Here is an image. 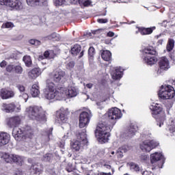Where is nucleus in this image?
I'll list each match as a JSON object with an SVG mask.
<instances>
[{
    "mask_svg": "<svg viewBox=\"0 0 175 175\" xmlns=\"http://www.w3.org/2000/svg\"><path fill=\"white\" fill-rule=\"evenodd\" d=\"M113 129V126L108 125L106 122L100 121L95 131V135L98 139L99 143H107L109 137H110V131Z\"/></svg>",
    "mask_w": 175,
    "mask_h": 175,
    "instance_id": "nucleus-1",
    "label": "nucleus"
},
{
    "mask_svg": "<svg viewBox=\"0 0 175 175\" xmlns=\"http://www.w3.org/2000/svg\"><path fill=\"white\" fill-rule=\"evenodd\" d=\"M43 96L45 99H48V100H51V99L61 100L62 94L57 91V89H55V84L48 79L46 81V88L44 90Z\"/></svg>",
    "mask_w": 175,
    "mask_h": 175,
    "instance_id": "nucleus-2",
    "label": "nucleus"
},
{
    "mask_svg": "<svg viewBox=\"0 0 175 175\" xmlns=\"http://www.w3.org/2000/svg\"><path fill=\"white\" fill-rule=\"evenodd\" d=\"M26 111L31 120H36V121H44L46 120V115L42 107H29L26 109Z\"/></svg>",
    "mask_w": 175,
    "mask_h": 175,
    "instance_id": "nucleus-3",
    "label": "nucleus"
},
{
    "mask_svg": "<svg viewBox=\"0 0 175 175\" xmlns=\"http://www.w3.org/2000/svg\"><path fill=\"white\" fill-rule=\"evenodd\" d=\"M157 51L154 48L150 46L143 50V62L146 65H155L158 62V59L155 57Z\"/></svg>",
    "mask_w": 175,
    "mask_h": 175,
    "instance_id": "nucleus-4",
    "label": "nucleus"
},
{
    "mask_svg": "<svg viewBox=\"0 0 175 175\" xmlns=\"http://www.w3.org/2000/svg\"><path fill=\"white\" fill-rule=\"evenodd\" d=\"M86 132L87 131L83 129L82 130V132L79 133L77 135V140L71 144V148L72 150H75V151H80L81 147H83V146H85V144L88 143Z\"/></svg>",
    "mask_w": 175,
    "mask_h": 175,
    "instance_id": "nucleus-5",
    "label": "nucleus"
},
{
    "mask_svg": "<svg viewBox=\"0 0 175 175\" xmlns=\"http://www.w3.org/2000/svg\"><path fill=\"white\" fill-rule=\"evenodd\" d=\"M158 95L161 99H172L174 98V90L170 85H162Z\"/></svg>",
    "mask_w": 175,
    "mask_h": 175,
    "instance_id": "nucleus-6",
    "label": "nucleus"
},
{
    "mask_svg": "<svg viewBox=\"0 0 175 175\" xmlns=\"http://www.w3.org/2000/svg\"><path fill=\"white\" fill-rule=\"evenodd\" d=\"M150 161L152 165L154 163H157V166L152 167V170L157 168H162L163 163H165V157L161 153H158L157 152L150 154Z\"/></svg>",
    "mask_w": 175,
    "mask_h": 175,
    "instance_id": "nucleus-7",
    "label": "nucleus"
},
{
    "mask_svg": "<svg viewBox=\"0 0 175 175\" xmlns=\"http://www.w3.org/2000/svg\"><path fill=\"white\" fill-rule=\"evenodd\" d=\"M158 146H159V143L158 142L147 139L143 141L142 143L140 144V148L145 152H150L151 150L155 148V147H158Z\"/></svg>",
    "mask_w": 175,
    "mask_h": 175,
    "instance_id": "nucleus-8",
    "label": "nucleus"
},
{
    "mask_svg": "<svg viewBox=\"0 0 175 175\" xmlns=\"http://www.w3.org/2000/svg\"><path fill=\"white\" fill-rule=\"evenodd\" d=\"M0 5L9 6L15 10H21L23 9V3L20 0H0Z\"/></svg>",
    "mask_w": 175,
    "mask_h": 175,
    "instance_id": "nucleus-9",
    "label": "nucleus"
},
{
    "mask_svg": "<svg viewBox=\"0 0 175 175\" xmlns=\"http://www.w3.org/2000/svg\"><path fill=\"white\" fill-rule=\"evenodd\" d=\"M170 68V63L166 57H162L159 62V68L157 70L158 75H162L165 70Z\"/></svg>",
    "mask_w": 175,
    "mask_h": 175,
    "instance_id": "nucleus-10",
    "label": "nucleus"
},
{
    "mask_svg": "<svg viewBox=\"0 0 175 175\" xmlns=\"http://www.w3.org/2000/svg\"><path fill=\"white\" fill-rule=\"evenodd\" d=\"M91 117H92V113L90 110L81 112L79 116V128H84L89 124Z\"/></svg>",
    "mask_w": 175,
    "mask_h": 175,
    "instance_id": "nucleus-11",
    "label": "nucleus"
},
{
    "mask_svg": "<svg viewBox=\"0 0 175 175\" xmlns=\"http://www.w3.org/2000/svg\"><path fill=\"white\" fill-rule=\"evenodd\" d=\"M107 116L109 120H111V122H114L116 120H120L122 117V113H121V110L117 107L112 108L109 110Z\"/></svg>",
    "mask_w": 175,
    "mask_h": 175,
    "instance_id": "nucleus-12",
    "label": "nucleus"
},
{
    "mask_svg": "<svg viewBox=\"0 0 175 175\" xmlns=\"http://www.w3.org/2000/svg\"><path fill=\"white\" fill-rule=\"evenodd\" d=\"M50 76L55 83H64L66 73L62 70H57L52 72Z\"/></svg>",
    "mask_w": 175,
    "mask_h": 175,
    "instance_id": "nucleus-13",
    "label": "nucleus"
},
{
    "mask_svg": "<svg viewBox=\"0 0 175 175\" xmlns=\"http://www.w3.org/2000/svg\"><path fill=\"white\" fill-rule=\"evenodd\" d=\"M3 158L7 163H10V162H14L17 163V165H21L23 162V159L21 157L16 154H9L8 153H5L3 155Z\"/></svg>",
    "mask_w": 175,
    "mask_h": 175,
    "instance_id": "nucleus-14",
    "label": "nucleus"
},
{
    "mask_svg": "<svg viewBox=\"0 0 175 175\" xmlns=\"http://www.w3.org/2000/svg\"><path fill=\"white\" fill-rule=\"evenodd\" d=\"M3 110L5 111V113H18L21 108L16 107V104L14 103H3L2 105Z\"/></svg>",
    "mask_w": 175,
    "mask_h": 175,
    "instance_id": "nucleus-15",
    "label": "nucleus"
},
{
    "mask_svg": "<svg viewBox=\"0 0 175 175\" xmlns=\"http://www.w3.org/2000/svg\"><path fill=\"white\" fill-rule=\"evenodd\" d=\"M65 94L67 98H75V96H77L79 94V89L76 88L75 83H70L68 90H66Z\"/></svg>",
    "mask_w": 175,
    "mask_h": 175,
    "instance_id": "nucleus-16",
    "label": "nucleus"
},
{
    "mask_svg": "<svg viewBox=\"0 0 175 175\" xmlns=\"http://www.w3.org/2000/svg\"><path fill=\"white\" fill-rule=\"evenodd\" d=\"M136 132H137V126L133 124H131L130 126L126 129L124 133V137H132L136 135Z\"/></svg>",
    "mask_w": 175,
    "mask_h": 175,
    "instance_id": "nucleus-17",
    "label": "nucleus"
},
{
    "mask_svg": "<svg viewBox=\"0 0 175 175\" xmlns=\"http://www.w3.org/2000/svg\"><path fill=\"white\" fill-rule=\"evenodd\" d=\"M10 142V135L8 133L0 132V147L6 146Z\"/></svg>",
    "mask_w": 175,
    "mask_h": 175,
    "instance_id": "nucleus-18",
    "label": "nucleus"
},
{
    "mask_svg": "<svg viewBox=\"0 0 175 175\" xmlns=\"http://www.w3.org/2000/svg\"><path fill=\"white\" fill-rule=\"evenodd\" d=\"M71 54L76 57V55H79V58H81L83 55H84V51H81V46L80 44H75L73 47L71 48Z\"/></svg>",
    "mask_w": 175,
    "mask_h": 175,
    "instance_id": "nucleus-19",
    "label": "nucleus"
},
{
    "mask_svg": "<svg viewBox=\"0 0 175 175\" xmlns=\"http://www.w3.org/2000/svg\"><path fill=\"white\" fill-rule=\"evenodd\" d=\"M0 96L2 99H10V98L14 97V92L8 89H1L0 91Z\"/></svg>",
    "mask_w": 175,
    "mask_h": 175,
    "instance_id": "nucleus-20",
    "label": "nucleus"
},
{
    "mask_svg": "<svg viewBox=\"0 0 175 175\" xmlns=\"http://www.w3.org/2000/svg\"><path fill=\"white\" fill-rule=\"evenodd\" d=\"M12 136L16 140H21L24 137L23 129L18 127H14L12 130Z\"/></svg>",
    "mask_w": 175,
    "mask_h": 175,
    "instance_id": "nucleus-21",
    "label": "nucleus"
},
{
    "mask_svg": "<svg viewBox=\"0 0 175 175\" xmlns=\"http://www.w3.org/2000/svg\"><path fill=\"white\" fill-rule=\"evenodd\" d=\"M150 109L152 110V114L154 118L159 117V114L162 113V107L157 106V104L151 105Z\"/></svg>",
    "mask_w": 175,
    "mask_h": 175,
    "instance_id": "nucleus-22",
    "label": "nucleus"
},
{
    "mask_svg": "<svg viewBox=\"0 0 175 175\" xmlns=\"http://www.w3.org/2000/svg\"><path fill=\"white\" fill-rule=\"evenodd\" d=\"M21 122V117L14 116L9 120L8 125H10V126L11 127H13V126L16 127L17 125H20Z\"/></svg>",
    "mask_w": 175,
    "mask_h": 175,
    "instance_id": "nucleus-23",
    "label": "nucleus"
},
{
    "mask_svg": "<svg viewBox=\"0 0 175 175\" xmlns=\"http://www.w3.org/2000/svg\"><path fill=\"white\" fill-rule=\"evenodd\" d=\"M42 173V167L40 164H32L30 167V174H40Z\"/></svg>",
    "mask_w": 175,
    "mask_h": 175,
    "instance_id": "nucleus-24",
    "label": "nucleus"
},
{
    "mask_svg": "<svg viewBox=\"0 0 175 175\" xmlns=\"http://www.w3.org/2000/svg\"><path fill=\"white\" fill-rule=\"evenodd\" d=\"M40 75H42L40 68H34L28 72V77L29 79H36V77H39Z\"/></svg>",
    "mask_w": 175,
    "mask_h": 175,
    "instance_id": "nucleus-25",
    "label": "nucleus"
},
{
    "mask_svg": "<svg viewBox=\"0 0 175 175\" xmlns=\"http://www.w3.org/2000/svg\"><path fill=\"white\" fill-rule=\"evenodd\" d=\"M67 114L68 112H65L63 111L59 112V114L57 115V121L59 124H62L68 121V118H66Z\"/></svg>",
    "mask_w": 175,
    "mask_h": 175,
    "instance_id": "nucleus-26",
    "label": "nucleus"
},
{
    "mask_svg": "<svg viewBox=\"0 0 175 175\" xmlns=\"http://www.w3.org/2000/svg\"><path fill=\"white\" fill-rule=\"evenodd\" d=\"M155 29V27H141L139 28V32L141 33V35H150V33Z\"/></svg>",
    "mask_w": 175,
    "mask_h": 175,
    "instance_id": "nucleus-27",
    "label": "nucleus"
},
{
    "mask_svg": "<svg viewBox=\"0 0 175 175\" xmlns=\"http://www.w3.org/2000/svg\"><path fill=\"white\" fill-rule=\"evenodd\" d=\"M30 92L33 98H37V96H39V94H40V91L39 90V86L36 84H33L31 86Z\"/></svg>",
    "mask_w": 175,
    "mask_h": 175,
    "instance_id": "nucleus-28",
    "label": "nucleus"
},
{
    "mask_svg": "<svg viewBox=\"0 0 175 175\" xmlns=\"http://www.w3.org/2000/svg\"><path fill=\"white\" fill-rule=\"evenodd\" d=\"M22 131H23V136H25V137H29V138L32 137V135H33V131H32V129L31 128V126H27Z\"/></svg>",
    "mask_w": 175,
    "mask_h": 175,
    "instance_id": "nucleus-29",
    "label": "nucleus"
},
{
    "mask_svg": "<svg viewBox=\"0 0 175 175\" xmlns=\"http://www.w3.org/2000/svg\"><path fill=\"white\" fill-rule=\"evenodd\" d=\"M112 79L113 80H120L121 77H122V72L121 69L116 68L112 73H111Z\"/></svg>",
    "mask_w": 175,
    "mask_h": 175,
    "instance_id": "nucleus-30",
    "label": "nucleus"
},
{
    "mask_svg": "<svg viewBox=\"0 0 175 175\" xmlns=\"http://www.w3.org/2000/svg\"><path fill=\"white\" fill-rule=\"evenodd\" d=\"M101 57L104 61H111V52L110 51H103L101 52Z\"/></svg>",
    "mask_w": 175,
    "mask_h": 175,
    "instance_id": "nucleus-31",
    "label": "nucleus"
},
{
    "mask_svg": "<svg viewBox=\"0 0 175 175\" xmlns=\"http://www.w3.org/2000/svg\"><path fill=\"white\" fill-rule=\"evenodd\" d=\"M45 39H46L47 40H51L53 39L54 40H59L61 39V37L59 36V34L54 32L52 34L45 37Z\"/></svg>",
    "mask_w": 175,
    "mask_h": 175,
    "instance_id": "nucleus-32",
    "label": "nucleus"
},
{
    "mask_svg": "<svg viewBox=\"0 0 175 175\" xmlns=\"http://www.w3.org/2000/svg\"><path fill=\"white\" fill-rule=\"evenodd\" d=\"M44 57L48 59H53L55 53H54V51H46L44 53Z\"/></svg>",
    "mask_w": 175,
    "mask_h": 175,
    "instance_id": "nucleus-33",
    "label": "nucleus"
},
{
    "mask_svg": "<svg viewBox=\"0 0 175 175\" xmlns=\"http://www.w3.org/2000/svg\"><path fill=\"white\" fill-rule=\"evenodd\" d=\"M174 47V40L173 39H170L168 40V42L167 44V46H166V50L167 51H172V50H173Z\"/></svg>",
    "mask_w": 175,
    "mask_h": 175,
    "instance_id": "nucleus-34",
    "label": "nucleus"
},
{
    "mask_svg": "<svg viewBox=\"0 0 175 175\" xmlns=\"http://www.w3.org/2000/svg\"><path fill=\"white\" fill-rule=\"evenodd\" d=\"M42 0H26V2L29 6H37L40 5Z\"/></svg>",
    "mask_w": 175,
    "mask_h": 175,
    "instance_id": "nucleus-35",
    "label": "nucleus"
},
{
    "mask_svg": "<svg viewBox=\"0 0 175 175\" xmlns=\"http://www.w3.org/2000/svg\"><path fill=\"white\" fill-rule=\"evenodd\" d=\"M129 166H130V169L133 170V172H140V167L135 163H130Z\"/></svg>",
    "mask_w": 175,
    "mask_h": 175,
    "instance_id": "nucleus-36",
    "label": "nucleus"
},
{
    "mask_svg": "<svg viewBox=\"0 0 175 175\" xmlns=\"http://www.w3.org/2000/svg\"><path fill=\"white\" fill-rule=\"evenodd\" d=\"M23 62H25L26 66H31L32 65V60L31 59V57L26 55L23 57Z\"/></svg>",
    "mask_w": 175,
    "mask_h": 175,
    "instance_id": "nucleus-37",
    "label": "nucleus"
},
{
    "mask_svg": "<svg viewBox=\"0 0 175 175\" xmlns=\"http://www.w3.org/2000/svg\"><path fill=\"white\" fill-rule=\"evenodd\" d=\"M79 2V3H81L84 6H88L90 5L91 2L90 0H71V2Z\"/></svg>",
    "mask_w": 175,
    "mask_h": 175,
    "instance_id": "nucleus-38",
    "label": "nucleus"
},
{
    "mask_svg": "<svg viewBox=\"0 0 175 175\" xmlns=\"http://www.w3.org/2000/svg\"><path fill=\"white\" fill-rule=\"evenodd\" d=\"M131 147L127 145H124L122 147L119 148V151H120V152H128V151H129V150H131Z\"/></svg>",
    "mask_w": 175,
    "mask_h": 175,
    "instance_id": "nucleus-39",
    "label": "nucleus"
},
{
    "mask_svg": "<svg viewBox=\"0 0 175 175\" xmlns=\"http://www.w3.org/2000/svg\"><path fill=\"white\" fill-rule=\"evenodd\" d=\"M23 67L21 66H15L14 68V71L16 75H22L23 74Z\"/></svg>",
    "mask_w": 175,
    "mask_h": 175,
    "instance_id": "nucleus-40",
    "label": "nucleus"
},
{
    "mask_svg": "<svg viewBox=\"0 0 175 175\" xmlns=\"http://www.w3.org/2000/svg\"><path fill=\"white\" fill-rule=\"evenodd\" d=\"M53 1L56 6H62V5L68 2V0H53Z\"/></svg>",
    "mask_w": 175,
    "mask_h": 175,
    "instance_id": "nucleus-41",
    "label": "nucleus"
},
{
    "mask_svg": "<svg viewBox=\"0 0 175 175\" xmlns=\"http://www.w3.org/2000/svg\"><path fill=\"white\" fill-rule=\"evenodd\" d=\"M51 159H53V154H51V153H47L44 155L43 161H44L45 162H50Z\"/></svg>",
    "mask_w": 175,
    "mask_h": 175,
    "instance_id": "nucleus-42",
    "label": "nucleus"
},
{
    "mask_svg": "<svg viewBox=\"0 0 175 175\" xmlns=\"http://www.w3.org/2000/svg\"><path fill=\"white\" fill-rule=\"evenodd\" d=\"M88 55L90 57H94L95 55V49L92 46L90 47L88 49Z\"/></svg>",
    "mask_w": 175,
    "mask_h": 175,
    "instance_id": "nucleus-43",
    "label": "nucleus"
},
{
    "mask_svg": "<svg viewBox=\"0 0 175 175\" xmlns=\"http://www.w3.org/2000/svg\"><path fill=\"white\" fill-rule=\"evenodd\" d=\"M30 44H33V46H40V41L38 40H30L29 41Z\"/></svg>",
    "mask_w": 175,
    "mask_h": 175,
    "instance_id": "nucleus-44",
    "label": "nucleus"
},
{
    "mask_svg": "<svg viewBox=\"0 0 175 175\" xmlns=\"http://www.w3.org/2000/svg\"><path fill=\"white\" fill-rule=\"evenodd\" d=\"M165 116L162 117L161 118L157 119V125L161 128L162 125H163V121H165Z\"/></svg>",
    "mask_w": 175,
    "mask_h": 175,
    "instance_id": "nucleus-45",
    "label": "nucleus"
},
{
    "mask_svg": "<svg viewBox=\"0 0 175 175\" xmlns=\"http://www.w3.org/2000/svg\"><path fill=\"white\" fill-rule=\"evenodd\" d=\"M3 28H13V23L12 22H7L6 23L3 24Z\"/></svg>",
    "mask_w": 175,
    "mask_h": 175,
    "instance_id": "nucleus-46",
    "label": "nucleus"
},
{
    "mask_svg": "<svg viewBox=\"0 0 175 175\" xmlns=\"http://www.w3.org/2000/svg\"><path fill=\"white\" fill-rule=\"evenodd\" d=\"M14 66H15L12 65V64L7 66V67H6L7 72L12 73V72H13V70H14Z\"/></svg>",
    "mask_w": 175,
    "mask_h": 175,
    "instance_id": "nucleus-47",
    "label": "nucleus"
},
{
    "mask_svg": "<svg viewBox=\"0 0 175 175\" xmlns=\"http://www.w3.org/2000/svg\"><path fill=\"white\" fill-rule=\"evenodd\" d=\"M74 170L75 167H73V165L72 163H68V166L66 167L67 172L70 173V172H73Z\"/></svg>",
    "mask_w": 175,
    "mask_h": 175,
    "instance_id": "nucleus-48",
    "label": "nucleus"
},
{
    "mask_svg": "<svg viewBox=\"0 0 175 175\" xmlns=\"http://www.w3.org/2000/svg\"><path fill=\"white\" fill-rule=\"evenodd\" d=\"M72 68H75V62L71 61L66 64L67 69H72Z\"/></svg>",
    "mask_w": 175,
    "mask_h": 175,
    "instance_id": "nucleus-49",
    "label": "nucleus"
},
{
    "mask_svg": "<svg viewBox=\"0 0 175 175\" xmlns=\"http://www.w3.org/2000/svg\"><path fill=\"white\" fill-rule=\"evenodd\" d=\"M148 155L145 154H143L140 156V159L142 162H146V161H148Z\"/></svg>",
    "mask_w": 175,
    "mask_h": 175,
    "instance_id": "nucleus-50",
    "label": "nucleus"
},
{
    "mask_svg": "<svg viewBox=\"0 0 175 175\" xmlns=\"http://www.w3.org/2000/svg\"><path fill=\"white\" fill-rule=\"evenodd\" d=\"M20 96H21L22 98H23V99H25V102H27L28 100V98H29V96H28V94L27 93H21L20 94Z\"/></svg>",
    "mask_w": 175,
    "mask_h": 175,
    "instance_id": "nucleus-51",
    "label": "nucleus"
},
{
    "mask_svg": "<svg viewBox=\"0 0 175 175\" xmlns=\"http://www.w3.org/2000/svg\"><path fill=\"white\" fill-rule=\"evenodd\" d=\"M17 88L20 91L21 94L24 93V92L25 91V87L22 85H18Z\"/></svg>",
    "mask_w": 175,
    "mask_h": 175,
    "instance_id": "nucleus-52",
    "label": "nucleus"
},
{
    "mask_svg": "<svg viewBox=\"0 0 175 175\" xmlns=\"http://www.w3.org/2000/svg\"><path fill=\"white\" fill-rule=\"evenodd\" d=\"M124 152H121V150L118 148V150L116 151V155L118 158H122L124 157Z\"/></svg>",
    "mask_w": 175,
    "mask_h": 175,
    "instance_id": "nucleus-53",
    "label": "nucleus"
},
{
    "mask_svg": "<svg viewBox=\"0 0 175 175\" xmlns=\"http://www.w3.org/2000/svg\"><path fill=\"white\" fill-rule=\"evenodd\" d=\"M98 23H100V24H106L107 23V19H103V18H100L97 20Z\"/></svg>",
    "mask_w": 175,
    "mask_h": 175,
    "instance_id": "nucleus-54",
    "label": "nucleus"
},
{
    "mask_svg": "<svg viewBox=\"0 0 175 175\" xmlns=\"http://www.w3.org/2000/svg\"><path fill=\"white\" fill-rule=\"evenodd\" d=\"M142 175H154V174H152L151 172H148V171H144V172H142Z\"/></svg>",
    "mask_w": 175,
    "mask_h": 175,
    "instance_id": "nucleus-55",
    "label": "nucleus"
},
{
    "mask_svg": "<svg viewBox=\"0 0 175 175\" xmlns=\"http://www.w3.org/2000/svg\"><path fill=\"white\" fill-rule=\"evenodd\" d=\"M6 65H7V62L5 60H3L2 62H1V64H0L1 68H5V66H6Z\"/></svg>",
    "mask_w": 175,
    "mask_h": 175,
    "instance_id": "nucleus-56",
    "label": "nucleus"
},
{
    "mask_svg": "<svg viewBox=\"0 0 175 175\" xmlns=\"http://www.w3.org/2000/svg\"><path fill=\"white\" fill-rule=\"evenodd\" d=\"M95 175H111V173H105V172H98L95 174Z\"/></svg>",
    "mask_w": 175,
    "mask_h": 175,
    "instance_id": "nucleus-57",
    "label": "nucleus"
},
{
    "mask_svg": "<svg viewBox=\"0 0 175 175\" xmlns=\"http://www.w3.org/2000/svg\"><path fill=\"white\" fill-rule=\"evenodd\" d=\"M107 36H109L110 38H113V36H114V32L113 31L108 32Z\"/></svg>",
    "mask_w": 175,
    "mask_h": 175,
    "instance_id": "nucleus-58",
    "label": "nucleus"
},
{
    "mask_svg": "<svg viewBox=\"0 0 175 175\" xmlns=\"http://www.w3.org/2000/svg\"><path fill=\"white\" fill-rule=\"evenodd\" d=\"M93 85H94L92 83H88V84H86L87 88H90V89L92 88Z\"/></svg>",
    "mask_w": 175,
    "mask_h": 175,
    "instance_id": "nucleus-59",
    "label": "nucleus"
},
{
    "mask_svg": "<svg viewBox=\"0 0 175 175\" xmlns=\"http://www.w3.org/2000/svg\"><path fill=\"white\" fill-rule=\"evenodd\" d=\"M103 167L105 168V169H111V166L110 165H107V164H105L103 165Z\"/></svg>",
    "mask_w": 175,
    "mask_h": 175,
    "instance_id": "nucleus-60",
    "label": "nucleus"
},
{
    "mask_svg": "<svg viewBox=\"0 0 175 175\" xmlns=\"http://www.w3.org/2000/svg\"><path fill=\"white\" fill-rule=\"evenodd\" d=\"M162 43H163V40H159V41L157 42V44L158 46H159V44H162Z\"/></svg>",
    "mask_w": 175,
    "mask_h": 175,
    "instance_id": "nucleus-61",
    "label": "nucleus"
},
{
    "mask_svg": "<svg viewBox=\"0 0 175 175\" xmlns=\"http://www.w3.org/2000/svg\"><path fill=\"white\" fill-rule=\"evenodd\" d=\"M170 83H172V84H173L174 85H175V81L170 80Z\"/></svg>",
    "mask_w": 175,
    "mask_h": 175,
    "instance_id": "nucleus-62",
    "label": "nucleus"
},
{
    "mask_svg": "<svg viewBox=\"0 0 175 175\" xmlns=\"http://www.w3.org/2000/svg\"><path fill=\"white\" fill-rule=\"evenodd\" d=\"M43 2H47V0H41V1L40 2V4L43 3Z\"/></svg>",
    "mask_w": 175,
    "mask_h": 175,
    "instance_id": "nucleus-63",
    "label": "nucleus"
},
{
    "mask_svg": "<svg viewBox=\"0 0 175 175\" xmlns=\"http://www.w3.org/2000/svg\"><path fill=\"white\" fill-rule=\"evenodd\" d=\"M39 59L40 60V59H43V56H40L39 57Z\"/></svg>",
    "mask_w": 175,
    "mask_h": 175,
    "instance_id": "nucleus-64",
    "label": "nucleus"
}]
</instances>
